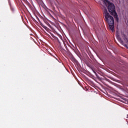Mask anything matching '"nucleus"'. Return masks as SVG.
Returning a JSON list of instances; mask_svg holds the SVG:
<instances>
[{
    "label": "nucleus",
    "mask_w": 128,
    "mask_h": 128,
    "mask_svg": "<svg viewBox=\"0 0 128 128\" xmlns=\"http://www.w3.org/2000/svg\"><path fill=\"white\" fill-rule=\"evenodd\" d=\"M70 60H71L72 62H76V58H74V56H72L70 58Z\"/></svg>",
    "instance_id": "4"
},
{
    "label": "nucleus",
    "mask_w": 128,
    "mask_h": 128,
    "mask_svg": "<svg viewBox=\"0 0 128 128\" xmlns=\"http://www.w3.org/2000/svg\"><path fill=\"white\" fill-rule=\"evenodd\" d=\"M106 6H107L108 12L110 14L114 16L116 22H118V16L116 12V6H114V4L112 2H110L108 3V4Z\"/></svg>",
    "instance_id": "2"
},
{
    "label": "nucleus",
    "mask_w": 128,
    "mask_h": 128,
    "mask_svg": "<svg viewBox=\"0 0 128 128\" xmlns=\"http://www.w3.org/2000/svg\"><path fill=\"white\" fill-rule=\"evenodd\" d=\"M104 2V4H106V6L107 4H110V2H108V0H103Z\"/></svg>",
    "instance_id": "5"
},
{
    "label": "nucleus",
    "mask_w": 128,
    "mask_h": 128,
    "mask_svg": "<svg viewBox=\"0 0 128 128\" xmlns=\"http://www.w3.org/2000/svg\"><path fill=\"white\" fill-rule=\"evenodd\" d=\"M92 70L93 72H94V74H95L96 75V74H96V71H94V70L92 68Z\"/></svg>",
    "instance_id": "7"
},
{
    "label": "nucleus",
    "mask_w": 128,
    "mask_h": 128,
    "mask_svg": "<svg viewBox=\"0 0 128 128\" xmlns=\"http://www.w3.org/2000/svg\"><path fill=\"white\" fill-rule=\"evenodd\" d=\"M40 26H42L44 28V30H46L48 28V27L44 26L42 23H40Z\"/></svg>",
    "instance_id": "6"
},
{
    "label": "nucleus",
    "mask_w": 128,
    "mask_h": 128,
    "mask_svg": "<svg viewBox=\"0 0 128 128\" xmlns=\"http://www.w3.org/2000/svg\"><path fill=\"white\" fill-rule=\"evenodd\" d=\"M104 10L105 20L109 24V26L111 30L114 32V17H112V16L110 15V14L108 12V10H106V8H104Z\"/></svg>",
    "instance_id": "1"
},
{
    "label": "nucleus",
    "mask_w": 128,
    "mask_h": 128,
    "mask_svg": "<svg viewBox=\"0 0 128 128\" xmlns=\"http://www.w3.org/2000/svg\"><path fill=\"white\" fill-rule=\"evenodd\" d=\"M116 38H117L118 40L120 42V44H124V41L122 40V38H120V34H118V32H116Z\"/></svg>",
    "instance_id": "3"
},
{
    "label": "nucleus",
    "mask_w": 128,
    "mask_h": 128,
    "mask_svg": "<svg viewBox=\"0 0 128 128\" xmlns=\"http://www.w3.org/2000/svg\"><path fill=\"white\" fill-rule=\"evenodd\" d=\"M51 36L54 38H56V36H54V34H51Z\"/></svg>",
    "instance_id": "8"
},
{
    "label": "nucleus",
    "mask_w": 128,
    "mask_h": 128,
    "mask_svg": "<svg viewBox=\"0 0 128 128\" xmlns=\"http://www.w3.org/2000/svg\"><path fill=\"white\" fill-rule=\"evenodd\" d=\"M11 10H12V12H14V8H11Z\"/></svg>",
    "instance_id": "9"
}]
</instances>
